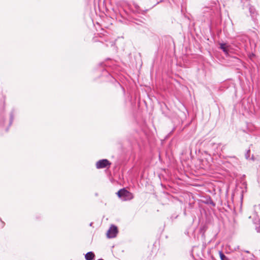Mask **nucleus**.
<instances>
[{
  "instance_id": "3",
  "label": "nucleus",
  "mask_w": 260,
  "mask_h": 260,
  "mask_svg": "<svg viewBox=\"0 0 260 260\" xmlns=\"http://www.w3.org/2000/svg\"><path fill=\"white\" fill-rule=\"evenodd\" d=\"M110 163L107 159H104L100 160L96 163V167L98 169L104 168L110 165Z\"/></svg>"
},
{
  "instance_id": "4",
  "label": "nucleus",
  "mask_w": 260,
  "mask_h": 260,
  "mask_svg": "<svg viewBox=\"0 0 260 260\" xmlns=\"http://www.w3.org/2000/svg\"><path fill=\"white\" fill-rule=\"evenodd\" d=\"M220 49H221L226 55H229V51L230 46L227 45L226 43H220Z\"/></svg>"
},
{
  "instance_id": "2",
  "label": "nucleus",
  "mask_w": 260,
  "mask_h": 260,
  "mask_svg": "<svg viewBox=\"0 0 260 260\" xmlns=\"http://www.w3.org/2000/svg\"><path fill=\"white\" fill-rule=\"evenodd\" d=\"M118 232L117 228L114 225H112L107 233V236L109 238H113L116 237Z\"/></svg>"
},
{
  "instance_id": "10",
  "label": "nucleus",
  "mask_w": 260,
  "mask_h": 260,
  "mask_svg": "<svg viewBox=\"0 0 260 260\" xmlns=\"http://www.w3.org/2000/svg\"><path fill=\"white\" fill-rule=\"evenodd\" d=\"M259 206H260V205H259Z\"/></svg>"
},
{
  "instance_id": "9",
  "label": "nucleus",
  "mask_w": 260,
  "mask_h": 260,
  "mask_svg": "<svg viewBox=\"0 0 260 260\" xmlns=\"http://www.w3.org/2000/svg\"><path fill=\"white\" fill-rule=\"evenodd\" d=\"M249 153H250V150H248L247 151V153L246 154V158L247 159H248L249 157Z\"/></svg>"
},
{
  "instance_id": "7",
  "label": "nucleus",
  "mask_w": 260,
  "mask_h": 260,
  "mask_svg": "<svg viewBox=\"0 0 260 260\" xmlns=\"http://www.w3.org/2000/svg\"><path fill=\"white\" fill-rule=\"evenodd\" d=\"M249 10L252 17L254 18L257 15L256 11L253 6H250L249 8Z\"/></svg>"
},
{
  "instance_id": "5",
  "label": "nucleus",
  "mask_w": 260,
  "mask_h": 260,
  "mask_svg": "<svg viewBox=\"0 0 260 260\" xmlns=\"http://www.w3.org/2000/svg\"><path fill=\"white\" fill-rule=\"evenodd\" d=\"M85 258L86 260H94L95 255L94 253L91 251L88 252L85 254Z\"/></svg>"
},
{
  "instance_id": "1",
  "label": "nucleus",
  "mask_w": 260,
  "mask_h": 260,
  "mask_svg": "<svg viewBox=\"0 0 260 260\" xmlns=\"http://www.w3.org/2000/svg\"><path fill=\"white\" fill-rule=\"evenodd\" d=\"M117 194L118 197L121 198L123 201L130 200L134 198L133 194L125 188L119 190L117 192Z\"/></svg>"
},
{
  "instance_id": "8",
  "label": "nucleus",
  "mask_w": 260,
  "mask_h": 260,
  "mask_svg": "<svg viewBox=\"0 0 260 260\" xmlns=\"http://www.w3.org/2000/svg\"><path fill=\"white\" fill-rule=\"evenodd\" d=\"M219 256L221 260H229V259L224 255V254L222 252V251H220L219 252Z\"/></svg>"
},
{
  "instance_id": "6",
  "label": "nucleus",
  "mask_w": 260,
  "mask_h": 260,
  "mask_svg": "<svg viewBox=\"0 0 260 260\" xmlns=\"http://www.w3.org/2000/svg\"><path fill=\"white\" fill-rule=\"evenodd\" d=\"M253 222L254 224H256L255 227V230L257 232L260 233V219L256 218L253 220Z\"/></svg>"
}]
</instances>
